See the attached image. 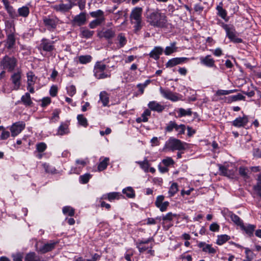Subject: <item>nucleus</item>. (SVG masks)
I'll return each mask as SVG.
<instances>
[{"label": "nucleus", "instance_id": "obj_1", "mask_svg": "<svg viewBox=\"0 0 261 261\" xmlns=\"http://www.w3.org/2000/svg\"><path fill=\"white\" fill-rule=\"evenodd\" d=\"M147 22L154 27L164 28L167 27V17L165 13H162L159 9L149 12L146 16Z\"/></svg>", "mask_w": 261, "mask_h": 261}, {"label": "nucleus", "instance_id": "obj_2", "mask_svg": "<svg viewBox=\"0 0 261 261\" xmlns=\"http://www.w3.org/2000/svg\"><path fill=\"white\" fill-rule=\"evenodd\" d=\"M108 68V66L102 61L96 62L93 68V74L95 77L98 80L110 77L111 76V71Z\"/></svg>", "mask_w": 261, "mask_h": 261}, {"label": "nucleus", "instance_id": "obj_3", "mask_svg": "<svg viewBox=\"0 0 261 261\" xmlns=\"http://www.w3.org/2000/svg\"><path fill=\"white\" fill-rule=\"evenodd\" d=\"M44 26L49 31H55L58 25L61 23L60 20L55 15H48L42 18Z\"/></svg>", "mask_w": 261, "mask_h": 261}, {"label": "nucleus", "instance_id": "obj_4", "mask_svg": "<svg viewBox=\"0 0 261 261\" xmlns=\"http://www.w3.org/2000/svg\"><path fill=\"white\" fill-rule=\"evenodd\" d=\"M17 65V60L14 57L5 56L1 61V66L4 70L12 72Z\"/></svg>", "mask_w": 261, "mask_h": 261}, {"label": "nucleus", "instance_id": "obj_5", "mask_svg": "<svg viewBox=\"0 0 261 261\" xmlns=\"http://www.w3.org/2000/svg\"><path fill=\"white\" fill-rule=\"evenodd\" d=\"M185 143L182 142L180 140L170 138L166 142L165 147L170 150H181L185 149Z\"/></svg>", "mask_w": 261, "mask_h": 261}, {"label": "nucleus", "instance_id": "obj_6", "mask_svg": "<svg viewBox=\"0 0 261 261\" xmlns=\"http://www.w3.org/2000/svg\"><path fill=\"white\" fill-rule=\"evenodd\" d=\"M223 28L226 31L227 37L231 41L237 43L242 42L243 40L238 37V33L233 26L223 24Z\"/></svg>", "mask_w": 261, "mask_h": 261}, {"label": "nucleus", "instance_id": "obj_7", "mask_svg": "<svg viewBox=\"0 0 261 261\" xmlns=\"http://www.w3.org/2000/svg\"><path fill=\"white\" fill-rule=\"evenodd\" d=\"M219 170L220 174L223 176H227L229 178H233L237 171V168L232 164L223 166L219 164Z\"/></svg>", "mask_w": 261, "mask_h": 261}, {"label": "nucleus", "instance_id": "obj_8", "mask_svg": "<svg viewBox=\"0 0 261 261\" xmlns=\"http://www.w3.org/2000/svg\"><path fill=\"white\" fill-rule=\"evenodd\" d=\"M160 92L164 98L172 101H177L180 99L179 94L173 92L170 89L163 88L161 87L159 89Z\"/></svg>", "mask_w": 261, "mask_h": 261}, {"label": "nucleus", "instance_id": "obj_9", "mask_svg": "<svg viewBox=\"0 0 261 261\" xmlns=\"http://www.w3.org/2000/svg\"><path fill=\"white\" fill-rule=\"evenodd\" d=\"M25 127L24 122L20 121L12 124L10 127L11 136L15 137L19 135Z\"/></svg>", "mask_w": 261, "mask_h": 261}, {"label": "nucleus", "instance_id": "obj_10", "mask_svg": "<svg viewBox=\"0 0 261 261\" xmlns=\"http://www.w3.org/2000/svg\"><path fill=\"white\" fill-rule=\"evenodd\" d=\"M21 71L18 70L13 73L10 77L13 84V90H17L19 89L21 85Z\"/></svg>", "mask_w": 261, "mask_h": 261}, {"label": "nucleus", "instance_id": "obj_11", "mask_svg": "<svg viewBox=\"0 0 261 261\" xmlns=\"http://www.w3.org/2000/svg\"><path fill=\"white\" fill-rule=\"evenodd\" d=\"M57 41H51L46 38H43L41 40L40 47L45 51L51 52L55 50V47L54 45L55 42Z\"/></svg>", "mask_w": 261, "mask_h": 261}, {"label": "nucleus", "instance_id": "obj_12", "mask_svg": "<svg viewBox=\"0 0 261 261\" xmlns=\"http://www.w3.org/2000/svg\"><path fill=\"white\" fill-rule=\"evenodd\" d=\"M115 36V31L112 29H107L99 31L97 33V36L99 38H104L106 40L111 39Z\"/></svg>", "mask_w": 261, "mask_h": 261}, {"label": "nucleus", "instance_id": "obj_13", "mask_svg": "<svg viewBox=\"0 0 261 261\" xmlns=\"http://www.w3.org/2000/svg\"><path fill=\"white\" fill-rule=\"evenodd\" d=\"M248 122V117L247 115H244L243 117H239L236 118L232 122L233 126L237 127H245Z\"/></svg>", "mask_w": 261, "mask_h": 261}, {"label": "nucleus", "instance_id": "obj_14", "mask_svg": "<svg viewBox=\"0 0 261 261\" xmlns=\"http://www.w3.org/2000/svg\"><path fill=\"white\" fill-rule=\"evenodd\" d=\"M143 9L141 7H135L130 14V20H142Z\"/></svg>", "mask_w": 261, "mask_h": 261}, {"label": "nucleus", "instance_id": "obj_15", "mask_svg": "<svg viewBox=\"0 0 261 261\" xmlns=\"http://www.w3.org/2000/svg\"><path fill=\"white\" fill-rule=\"evenodd\" d=\"M200 63L202 65L208 67H216L215 60L211 55H207L205 57L200 58Z\"/></svg>", "mask_w": 261, "mask_h": 261}, {"label": "nucleus", "instance_id": "obj_16", "mask_svg": "<svg viewBox=\"0 0 261 261\" xmlns=\"http://www.w3.org/2000/svg\"><path fill=\"white\" fill-rule=\"evenodd\" d=\"M123 196L119 192H110L106 194H103L100 198V200H108L112 202L114 200H118Z\"/></svg>", "mask_w": 261, "mask_h": 261}, {"label": "nucleus", "instance_id": "obj_17", "mask_svg": "<svg viewBox=\"0 0 261 261\" xmlns=\"http://www.w3.org/2000/svg\"><path fill=\"white\" fill-rule=\"evenodd\" d=\"M188 60L187 58L180 57V58H174L169 60L166 64V67L167 68L173 67L178 64H180L185 61Z\"/></svg>", "mask_w": 261, "mask_h": 261}, {"label": "nucleus", "instance_id": "obj_18", "mask_svg": "<svg viewBox=\"0 0 261 261\" xmlns=\"http://www.w3.org/2000/svg\"><path fill=\"white\" fill-rule=\"evenodd\" d=\"M58 243V242H55L54 241H50L49 243L44 244L39 249V251L42 253H45L49 251L53 250L56 245Z\"/></svg>", "mask_w": 261, "mask_h": 261}, {"label": "nucleus", "instance_id": "obj_19", "mask_svg": "<svg viewBox=\"0 0 261 261\" xmlns=\"http://www.w3.org/2000/svg\"><path fill=\"white\" fill-rule=\"evenodd\" d=\"M72 7V6L70 3L66 4L60 3L59 4L54 5L53 6V8L56 11L64 13L68 11L70 9H71Z\"/></svg>", "mask_w": 261, "mask_h": 261}, {"label": "nucleus", "instance_id": "obj_20", "mask_svg": "<svg viewBox=\"0 0 261 261\" xmlns=\"http://www.w3.org/2000/svg\"><path fill=\"white\" fill-rule=\"evenodd\" d=\"M69 123L68 122H62L58 128L57 135L63 136L69 133Z\"/></svg>", "mask_w": 261, "mask_h": 261}, {"label": "nucleus", "instance_id": "obj_21", "mask_svg": "<svg viewBox=\"0 0 261 261\" xmlns=\"http://www.w3.org/2000/svg\"><path fill=\"white\" fill-rule=\"evenodd\" d=\"M198 247L202 249L203 252L208 253L209 254H215L216 250L212 247V245L207 244L204 242H200L198 245Z\"/></svg>", "mask_w": 261, "mask_h": 261}, {"label": "nucleus", "instance_id": "obj_22", "mask_svg": "<svg viewBox=\"0 0 261 261\" xmlns=\"http://www.w3.org/2000/svg\"><path fill=\"white\" fill-rule=\"evenodd\" d=\"M7 35L6 44V47L9 49H11L13 48L15 44V37L14 33H9Z\"/></svg>", "mask_w": 261, "mask_h": 261}, {"label": "nucleus", "instance_id": "obj_23", "mask_svg": "<svg viewBox=\"0 0 261 261\" xmlns=\"http://www.w3.org/2000/svg\"><path fill=\"white\" fill-rule=\"evenodd\" d=\"M148 107L152 111L161 112L165 109V107L161 105L156 101H150L148 103Z\"/></svg>", "mask_w": 261, "mask_h": 261}, {"label": "nucleus", "instance_id": "obj_24", "mask_svg": "<svg viewBox=\"0 0 261 261\" xmlns=\"http://www.w3.org/2000/svg\"><path fill=\"white\" fill-rule=\"evenodd\" d=\"M163 53V48L160 46H155L149 53V56L150 58L154 59V60H158Z\"/></svg>", "mask_w": 261, "mask_h": 261}, {"label": "nucleus", "instance_id": "obj_25", "mask_svg": "<svg viewBox=\"0 0 261 261\" xmlns=\"http://www.w3.org/2000/svg\"><path fill=\"white\" fill-rule=\"evenodd\" d=\"M3 3L10 16L12 18L17 17V15L15 10L12 6L10 5L9 1L8 0H3Z\"/></svg>", "mask_w": 261, "mask_h": 261}, {"label": "nucleus", "instance_id": "obj_26", "mask_svg": "<svg viewBox=\"0 0 261 261\" xmlns=\"http://www.w3.org/2000/svg\"><path fill=\"white\" fill-rule=\"evenodd\" d=\"M86 21V16L85 13H81L75 16L73 19V22L77 25L80 26L85 24Z\"/></svg>", "mask_w": 261, "mask_h": 261}, {"label": "nucleus", "instance_id": "obj_27", "mask_svg": "<svg viewBox=\"0 0 261 261\" xmlns=\"http://www.w3.org/2000/svg\"><path fill=\"white\" fill-rule=\"evenodd\" d=\"M24 261H44L42 257L37 255L35 252H31L27 253L24 258Z\"/></svg>", "mask_w": 261, "mask_h": 261}, {"label": "nucleus", "instance_id": "obj_28", "mask_svg": "<svg viewBox=\"0 0 261 261\" xmlns=\"http://www.w3.org/2000/svg\"><path fill=\"white\" fill-rule=\"evenodd\" d=\"M130 23L133 24V31L135 34H138L143 26L142 20H130Z\"/></svg>", "mask_w": 261, "mask_h": 261}, {"label": "nucleus", "instance_id": "obj_29", "mask_svg": "<svg viewBox=\"0 0 261 261\" xmlns=\"http://www.w3.org/2000/svg\"><path fill=\"white\" fill-rule=\"evenodd\" d=\"M241 228L245 231V232L250 237L252 236L255 228V226L252 224L245 225L243 223L240 226Z\"/></svg>", "mask_w": 261, "mask_h": 261}, {"label": "nucleus", "instance_id": "obj_30", "mask_svg": "<svg viewBox=\"0 0 261 261\" xmlns=\"http://www.w3.org/2000/svg\"><path fill=\"white\" fill-rule=\"evenodd\" d=\"M136 163L138 164L140 168L146 173L149 172L150 164L147 158L145 157L142 161H136Z\"/></svg>", "mask_w": 261, "mask_h": 261}, {"label": "nucleus", "instance_id": "obj_31", "mask_svg": "<svg viewBox=\"0 0 261 261\" xmlns=\"http://www.w3.org/2000/svg\"><path fill=\"white\" fill-rule=\"evenodd\" d=\"M150 110H149V109H146L142 114L141 116L136 119V122L137 123H141L142 122H146L148 121V117L150 116Z\"/></svg>", "mask_w": 261, "mask_h": 261}, {"label": "nucleus", "instance_id": "obj_32", "mask_svg": "<svg viewBox=\"0 0 261 261\" xmlns=\"http://www.w3.org/2000/svg\"><path fill=\"white\" fill-rule=\"evenodd\" d=\"M176 43L173 42L170 43V45L166 46L164 51L165 54L167 56H169L172 53L176 52L177 49V47L176 46Z\"/></svg>", "mask_w": 261, "mask_h": 261}, {"label": "nucleus", "instance_id": "obj_33", "mask_svg": "<svg viewBox=\"0 0 261 261\" xmlns=\"http://www.w3.org/2000/svg\"><path fill=\"white\" fill-rule=\"evenodd\" d=\"M94 34V31H90L87 28H83L81 30V35L82 38L88 39L91 38Z\"/></svg>", "mask_w": 261, "mask_h": 261}, {"label": "nucleus", "instance_id": "obj_34", "mask_svg": "<svg viewBox=\"0 0 261 261\" xmlns=\"http://www.w3.org/2000/svg\"><path fill=\"white\" fill-rule=\"evenodd\" d=\"M105 21V18H98L92 20L89 24V27L91 29H95L97 27L100 25Z\"/></svg>", "mask_w": 261, "mask_h": 261}, {"label": "nucleus", "instance_id": "obj_35", "mask_svg": "<svg viewBox=\"0 0 261 261\" xmlns=\"http://www.w3.org/2000/svg\"><path fill=\"white\" fill-rule=\"evenodd\" d=\"M117 40L118 41V46L119 48L123 47L127 42V39L124 34L122 33H120L118 35Z\"/></svg>", "mask_w": 261, "mask_h": 261}, {"label": "nucleus", "instance_id": "obj_36", "mask_svg": "<svg viewBox=\"0 0 261 261\" xmlns=\"http://www.w3.org/2000/svg\"><path fill=\"white\" fill-rule=\"evenodd\" d=\"M100 100L102 103L103 106L108 105L109 102V97L106 91L101 92L99 94Z\"/></svg>", "mask_w": 261, "mask_h": 261}, {"label": "nucleus", "instance_id": "obj_37", "mask_svg": "<svg viewBox=\"0 0 261 261\" xmlns=\"http://www.w3.org/2000/svg\"><path fill=\"white\" fill-rule=\"evenodd\" d=\"M122 193L124 194H125L126 196L129 198H133L135 196V192L130 187H128L122 190Z\"/></svg>", "mask_w": 261, "mask_h": 261}, {"label": "nucleus", "instance_id": "obj_38", "mask_svg": "<svg viewBox=\"0 0 261 261\" xmlns=\"http://www.w3.org/2000/svg\"><path fill=\"white\" fill-rule=\"evenodd\" d=\"M19 16L27 17L30 14V9L27 6H23L18 9Z\"/></svg>", "mask_w": 261, "mask_h": 261}, {"label": "nucleus", "instance_id": "obj_39", "mask_svg": "<svg viewBox=\"0 0 261 261\" xmlns=\"http://www.w3.org/2000/svg\"><path fill=\"white\" fill-rule=\"evenodd\" d=\"M27 76V84L34 85L37 80V77L35 75L33 72L32 71L28 72Z\"/></svg>", "mask_w": 261, "mask_h": 261}, {"label": "nucleus", "instance_id": "obj_40", "mask_svg": "<svg viewBox=\"0 0 261 261\" xmlns=\"http://www.w3.org/2000/svg\"><path fill=\"white\" fill-rule=\"evenodd\" d=\"M245 99V97L243 96L242 94L239 93L235 95H232L231 96H229L227 98L228 102L230 103L232 101H236L238 100H244Z\"/></svg>", "mask_w": 261, "mask_h": 261}, {"label": "nucleus", "instance_id": "obj_41", "mask_svg": "<svg viewBox=\"0 0 261 261\" xmlns=\"http://www.w3.org/2000/svg\"><path fill=\"white\" fill-rule=\"evenodd\" d=\"M5 24H6L5 31H6V34H8L9 33L13 34L15 33V27H14V24L12 22L7 21L6 22Z\"/></svg>", "mask_w": 261, "mask_h": 261}, {"label": "nucleus", "instance_id": "obj_42", "mask_svg": "<svg viewBox=\"0 0 261 261\" xmlns=\"http://www.w3.org/2000/svg\"><path fill=\"white\" fill-rule=\"evenodd\" d=\"M230 239V237L227 234H222L218 236L217 244L219 245H222Z\"/></svg>", "mask_w": 261, "mask_h": 261}, {"label": "nucleus", "instance_id": "obj_43", "mask_svg": "<svg viewBox=\"0 0 261 261\" xmlns=\"http://www.w3.org/2000/svg\"><path fill=\"white\" fill-rule=\"evenodd\" d=\"M229 217L231 220L237 225L241 226L243 224V221L241 220L240 217L237 215L230 213Z\"/></svg>", "mask_w": 261, "mask_h": 261}, {"label": "nucleus", "instance_id": "obj_44", "mask_svg": "<svg viewBox=\"0 0 261 261\" xmlns=\"http://www.w3.org/2000/svg\"><path fill=\"white\" fill-rule=\"evenodd\" d=\"M238 91L237 89L225 90H218L215 93L216 96H219L222 95H228L231 93H234Z\"/></svg>", "mask_w": 261, "mask_h": 261}, {"label": "nucleus", "instance_id": "obj_45", "mask_svg": "<svg viewBox=\"0 0 261 261\" xmlns=\"http://www.w3.org/2000/svg\"><path fill=\"white\" fill-rule=\"evenodd\" d=\"M253 190L261 198V175L258 176L256 184L253 186Z\"/></svg>", "mask_w": 261, "mask_h": 261}, {"label": "nucleus", "instance_id": "obj_46", "mask_svg": "<svg viewBox=\"0 0 261 261\" xmlns=\"http://www.w3.org/2000/svg\"><path fill=\"white\" fill-rule=\"evenodd\" d=\"M21 100L25 106H30L32 103L31 96L29 93H25V94L21 97Z\"/></svg>", "mask_w": 261, "mask_h": 261}, {"label": "nucleus", "instance_id": "obj_47", "mask_svg": "<svg viewBox=\"0 0 261 261\" xmlns=\"http://www.w3.org/2000/svg\"><path fill=\"white\" fill-rule=\"evenodd\" d=\"M109 159L105 158L102 161H101L98 166V170L101 171L106 169L108 165Z\"/></svg>", "mask_w": 261, "mask_h": 261}, {"label": "nucleus", "instance_id": "obj_48", "mask_svg": "<svg viewBox=\"0 0 261 261\" xmlns=\"http://www.w3.org/2000/svg\"><path fill=\"white\" fill-rule=\"evenodd\" d=\"M178 217V215L177 214L169 212L162 216V220L164 221H171L174 218H177Z\"/></svg>", "mask_w": 261, "mask_h": 261}, {"label": "nucleus", "instance_id": "obj_49", "mask_svg": "<svg viewBox=\"0 0 261 261\" xmlns=\"http://www.w3.org/2000/svg\"><path fill=\"white\" fill-rule=\"evenodd\" d=\"M62 211L64 214L67 215L69 216H73L74 215V210L70 206H66L63 207Z\"/></svg>", "mask_w": 261, "mask_h": 261}, {"label": "nucleus", "instance_id": "obj_50", "mask_svg": "<svg viewBox=\"0 0 261 261\" xmlns=\"http://www.w3.org/2000/svg\"><path fill=\"white\" fill-rule=\"evenodd\" d=\"M92 57L90 55L80 56L79 57V61L81 64H85L91 62Z\"/></svg>", "mask_w": 261, "mask_h": 261}, {"label": "nucleus", "instance_id": "obj_51", "mask_svg": "<svg viewBox=\"0 0 261 261\" xmlns=\"http://www.w3.org/2000/svg\"><path fill=\"white\" fill-rule=\"evenodd\" d=\"M77 119L79 123L84 126V127H87L88 126V121L86 117L84 116L82 114L78 115L77 116Z\"/></svg>", "mask_w": 261, "mask_h": 261}, {"label": "nucleus", "instance_id": "obj_52", "mask_svg": "<svg viewBox=\"0 0 261 261\" xmlns=\"http://www.w3.org/2000/svg\"><path fill=\"white\" fill-rule=\"evenodd\" d=\"M178 115L180 117L186 116H191L192 112L191 109L185 110L183 108H179L178 110Z\"/></svg>", "mask_w": 261, "mask_h": 261}, {"label": "nucleus", "instance_id": "obj_53", "mask_svg": "<svg viewBox=\"0 0 261 261\" xmlns=\"http://www.w3.org/2000/svg\"><path fill=\"white\" fill-rule=\"evenodd\" d=\"M178 191V185L176 183L173 182L170 186L168 194L170 197L174 196Z\"/></svg>", "mask_w": 261, "mask_h": 261}, {"label": "nucleus", "instance_id": "obj_54", "mask_svg": "<svg viewBox=\"0 0 261 261\" xmlns=\"http://www.w3.org/2000/svg\"><path fill=\"white\" fill-rule=\"evenodd\" d=\"M246 258L243 261H251L254 258L252 251L248 248H245Z\"/></svg>", "mask_w": 261, "mask_h": 261}, {"label": "nucleus", "instance_id": "obj_55", "mask_svg": "<svg viewBox=\"0 0 261 261\" xmlns=\"http://www.w3.org/2000/svg\"><path fill=\"white\" fill-rule=\"evenodd\" d=\"M90 14L91 16L93 18H105L104 16V12L101 10H97L96 11L91 12Z\"/></svg>", "mask_w": 261, "mask_h": 261}, {"label": "nucleus", "instance_id": "obj_56", "mask_svg": "<svg viewBox=\"0 0 261 261\" xmlns=\"http://www.w3.org/2000/svg\"><path fill=\"white\" fill-rule=\"evenodd\" d=\"M217 10H218V14L222 18L225 19L227 16V13L225 9H224L222 6H218L217 7Z\"/></svg>", "mask_w": 261, "mask_h": 261}, {"label": "nucleus", "instance_id": "obj_57", "mask_svg": "<svg viewBox=\"0 0 261 261\" xmlns=\"http://www.w3.org/2000/svg\"><path fill=\"white\" fill-rule=\"evenodd\" d=\"M240 175L244 178H248V173L249 170L247 168L244 167H240L239 169Z\"/></svg>", "mask_w": 261, "mask_h": 261}, {"label": "nucleus", "instance_id": "obj_58", "mask_svg": "<svg viewBox=\"0 0 261 261\" xmlns=\"http://www.w3.org/2000/svg\"><path fill=\"white\" fill-rule=\"evenodd\" d=\"M126 15V12L125 11H118L117 12L114 13V20L117 21L119 19L121 18L123 16H125Z\"/></svg>", "mask_w": 261, "mask_h": 261}, {"label": "nucleus", "instance_id": "obj_59", "mask_svg": "<svg viewBox=\"0 0 261 261\" xmlns=\"http://www.w3.org/2000/svg\"><path fill=\"white\" fill-rule=\"evenodd\" d=\"M91 175L89 173L85 174L80 177V181L82 184H86L88 182Z\"/></svg>", "mask_w": 261, "mask_h": 261}, {"label": "nucleus", "instance_id": "obj_60", "mask_svg": "<svg viewBox=\"0 0 261 261\" xmlns=\"http://www.w3.org/2000/svg\"><path fill=\"white\" fill-rule=\"evenodd\" d=\"M47 148L46 144L44 142H40L36 144V149L39 152L44 151Z\"/></svg>", "mask_w": 261, "mask_h": 261}, {"label": "nucleus", "instance_id": "obj_61", "mask_svg": "<svg viewBox=\"0 0 261 261\" xmlns=\"http://www.w3.org/2000/svg\"><path fill=\"white\" fill-rule=\"evenodd\" d=\"M162 162L164 166L167 167L174 164L173 160L171 157H167L166 158L163 159Z\"/></svg>", "mask_w": 261, "mask_h": 261}, {"label": "nucleus", "instance_id": "obj_62", "mask_svg": "<svg viewBox=\"0 0 261 261\" xmlns=\"http://www.w3.org/2000/svg\"><path fill=\"white\" fill-rule=\"evenodd\" d=\"M67 92L70 96H73L76 93V88L74 85H70L67 87Z\"/></svg>", "mask_w": 261, "mask_h": 261}, {"label": "nucleus", "instance_id": "obj_63", "mask_svg": "<svg viewBox=\"0 0 261 261\" xmlns=\"http://www.w3.org/2000/svg\"><path fill=\"white\" fill-rule=\"evenodd\" d=\"M175 122L174 121H170L165 128L166 132H171L174 130V126H175Z\"/></svg>", "mask_w": 261, "mask_h": 261}, {"label": "nucleus", "instance_id": "obj_64", "mask_svg": "<svg viewBox=\"0 0 261 261\" xmlns=\"http://www.w3.org/2000/svg\"><path fill=\"white\" fill-rule=\"evenodd\" d=\"M169 205V202L168 201H164L163 203H161V204L159 205H157L156 206L159 208L161 212H163L167 210Z\"/></svg>", "mask_w": 261, "mask_h": 261}]
</instances>
